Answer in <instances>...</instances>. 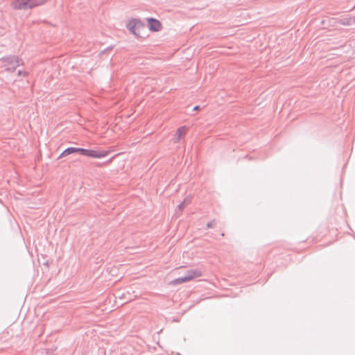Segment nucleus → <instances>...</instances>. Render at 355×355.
I'll list each match as a JSON object with an SVG mask.
<instances>
[{
    "label": "nucleus",
    "instance_id": "obj_4",
    "mask_svg": "<svg viewBox=\"0 0 355 355\" xmlns=\"http://www.w3.org/2000/svg\"><path fill=\"white\" fill-rule=\"evenodd\" d=\"M126 27L130 31V33L135 35H137V30H139L141 28H144V24L139 19H132L127 22Z\"/></svg>",
    "mask_w": 355,
    "mask_h": 355
},
{
    "label": "nucleus",
    "instance_id": "obj_12",
    "mask_svg": "<svg viewBox=\"0 0 355 355\" xmlns=\"http://www.w3.org/2000/svg\"><path fill=\"white\" fill-rule=\"evenodd\" d=\"M26 76L28 75V72L25 71H21V70H19L17 71V76Z\"/></svg>",
    "mask_w": 355,
    "mask_h": 355
},
{
    "label": "nucleus",
    "instance_id": "obj_7",
    "mask_svg": "<svg viewBox=\"0 0 355 355\" xmlns=\"http://www.w3.org/2000/svg\"><path fill=\"white\" fill-rule=\"evenodd\" d=\"M83 150H84V148H75V147H69V148H67V149H65L61 153V155H60L59 158H60L62 157L67 156L69 155H71V154L75 153H78L83 155Z\"/></svg>",
    "mask_w": 355,
    "mask_h": 355
},
{
    "label": "nucleus",
    "instance_id": "obj_13",
    "mask_svg": "<svg viewBox=\"0 0 355 355\" xmlns=\"http://www.w3.org/2000/svg\"><path fill=\"white\" fill-rule=\"evenodd\" d=\"M200 109L199 105H195L192 107V111H198Z\"/></svg>",
    "mask_w": 355,
    "mask_h": 355
},
{
    "label": "nucleus",
    "instance_id": "obj_9",
    "mask_svg": "<svg viewBox=\"0 0 355 355\" xmlns=\"http://www.w3.org/2000/svg\"><path fill=\"white\" fill-rule=\"evenodd\" d=\"M339 23L344 26H351L353 24V21L351 17H344L339 20Z\"/></svg>",
    "mask_w": 355,
    "mask_h": 355
},
{
    "label": "nucleus",
    "instance_id": "obj_14",
    "mask_svg": "<svg viewBox=\"0 0 355 355\" xmlns=\"http://www.w3.org/2000/svg\"><path fill=\"white\" fill-rule=\"evenodd\" d=\"M352 21H353V24H355V16L351 17Z\"/></svg>",
    "mask_w": 355,
    "mask_h": 355
},
{
    "label": "nucleus",
    "instance_id": "obj_2",
    "mask_svg": "<svg viewBox=\"0 0 355 355\" xmlns=\"http://www.w3.org/2000/svg\"><path fill=\"white\" fill-rule=\"evenodd\" d=\"M48 0H15L12 3V6L15 10L32 9L44 4Z\"/></svg>",
    "mask_w": 355,
    "mask_h": 355
},
{
    "label": "nucleus",
    "instance_id": "obj_3",
    "mask_svg": "<svg viewBox=\"0 0 355 355\" xmlns=\"http://www.w3.org/2000/svg\"><path fill=\"white\" fill-rule=\"evenodd\" d=\"M201 276L202 272L199 269L189 270L184 276L175 279L172 282L174 284H180Z\"/></svg>",
    "mask_w": 355,
    "mask_h": 355
},
{
    "label": "nucleus",
    "instance_id": "obj_10",
    "mask_svg": "<svg viewBox=\"0 0 355 355\" xmlns=\"http://www.w3.org/2000/svg\"><path fill=\"white\" fill-rule=\"evenodd\" d=\"M189 203H190L189 200L184 199V201L178 205V209H180V211H182L184 208V207Z\"/></svg>",
    "mask_w": 355,
    "mask_h": 355
},
{
    "label": "nucleus",
    "instance_id": "obj_8",
    "mask_svg": "<svg viewBox=\"0 0 355 355\" xmlns=\"http://www.w3.org/2000/svg\"><path fill=\"white\" fill-rule=\"evenodd\" d=\"M186 130L187 128L185 126H182L177 130L173 137L174 143H178L180 141V139L185 135Z\"/></svg>",
    "mask_w": 355,
    "mask_h": 355
},
{
    "label": "nucleus",
    "instance_id": "obj_1",
    "mask_svg": "<svg viewBox=\"0 0 355 355\" xmlns=\"http://www.w3.org/2000/svg\"><path fill=\"white\" fill-rule=\"evenodd\" d=\"M23 64V60L17 55H8L0 58V65L8 72H13Z\"/></svg>",
    "mask_w": 355,
    "mask_h": 355
},
{
    "label": "nucleus",
    "instance_id": "obj_11",
    "mask_svg": "<svg viewBox=\"0 0 355 355\" xmlns=\"http://www.w3.org/2000/svg\"><path fill=\"white\" fill-rule=\"evenodd\" d=\"M216 225V220H212L211 221L209 222L207 224V228H212V227H214Z\"/></svg>",
    "mask_w": 355,
    "mask_h": 355
},
{
    "label": "nucleus",
    "instance_id": "obj_6",
    "mask_svg": "<svg viewBox=\"0 0 355 355\" xmlns=\"http://www.w3.org/2000/svg\"><path fill=\"white\" fill-rule=\"evenodd\" d=\"M147 21L148 24V28L151 31L157 32L162 29V24L161 22L152 17L147 18Z\"/></svg>",
    "mask_w": 355,
    "mask_h": 355
},
{
    "label": "nucleus",
    "instance_id": "obj_5",
    "mask_svg": "<svg viewBox=\"0 0 355 355\" xmlns=\"http://www.w3.org/2000/svg\"><path fill=\"white\" fill-rule=\"evenodd\" d=\"M83 152V155L87 156V157H94V158L105 157L108 154L107 151H105V150H88V149H85V148Z\"/></svg>",
    "mask_w": 355,
    "mask_h": 355
}]
</instances>
